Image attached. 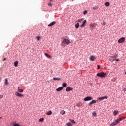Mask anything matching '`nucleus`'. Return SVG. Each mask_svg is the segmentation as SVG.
Masks as SVG:
<instances>
[{"mask_svg": "<svg viewBox=\"0 0 126 126\" xmlns=\"http://www.w3.org/2000/svg\"><path fill=\"white\" fill-rule=\"evenodd\" d=\"M96 103V100H93L92 101L89 103V106H91L93 104Z\"/></svg>", "mask_w": 126, "mask_h": 126, "instance_id": "obj_12", "label": "nucleus"}, {"mask_svg": "<svg viewBox=\"0 0 126 126\" xmlns=\"http://www.w3.org/2000/svg\"><path fill=\"white\" fill-rule=\"evenodd\" d=\"M75 27L77 29L78 27H79V23H77L75 25Z\"/></svg>", "mask_w": 126, "mask_h": 126, "instance_id": "obj_21", "label": "nucleus"}, {"mask_svg": "<svg viewBox=\"0 0 126 126\" xmlns=\"http://www.w3.org/2000/svg\"><path fill=\"white\" fill-rule=\"evenodd\" d=\"M56 23H57V22L56 21H53V22H51L50 24H49L48 25V26L49 27H51V26H54V25H55Z\"/></svg>", "mask_w": 126, "mask_h": 126, "instance_id": "obj_9", "label": "nucleus"}, {"mask_svg": "<svg viewBox=\"0 0 126 126\" xmlns=\"http://www.w3.org/2000/svg\"><path fill=\"white\" fill-rule=\"evenodd\" d=\"M81 21H82V19L78 20V22H81Z\"/></svg>", "mask_w": 126, "mask_h": 126, "instance_id": "obj_39", "label": "nucleus"}, {"mask_svg": "<svg viewBox=\"0 0 126 126\" xmlns=\"http://www.w3.org/2000/svg\"><path fill=\"white\" fill-rule=\"evenodd\" d=\"M14 65L15 66V67H17V66L18 65V61H16L14 63Z\"/></svg>", "mask_w": 126, "mask_h": 126, "instance_id": "obj_18", "label": "nucleus"}, {"mask_svg": "<svg viewBox=\"0 0 126 126\" xmlns=\"http://www.w3.org/2000/svg\"><path fill=\"white\" fill-rule=\"evenodd\" d=\"M86 22H87L86 20H84L82 22V25L80 26V27H83L85 25Z\"/></svg>", "mask_w": 126, "mask_h": 126, "instance_id": "obj_13", "label": "nucleus"}, {"mask_svg": "<svg viewBox=\"0 0 126 126\" xmlns=\"http://www.w3.org/2000/svg\"><path fill=\"white\" fill-rule=\"evenodd\" d=\"M104 99H108V96L106 95L101 97H99L98 100H104Z\"/></svg>", "mask_w": 126, "mask_h": 126, "instance_id": "obj_11", "label": "nucleus"}, {"mask_svg": "<svg viewBox=\"0 0 126 126\" xmlns=\"http://www.w3.org/2000/svg\"><path fill=\"white\" fill-rule=\"evenodd\" d=\"M71 123L72 124H75V121H74L73 120H71Z\"/></svg>", "mask_w": 126, "mask_h": 126, "instance_id": "obj_32", "label": "nucleus"}, {"mask_svg": "<svg viewBox=\"0 0 126 126\" xmlns=\"http://www.w3.org/2000/svg\"><path fill=\"white\" fill-rule=\"evenodd\" d=\"M4 84L6 86L8 85V80H7V79L6 78L5 79Z\"/></svg>", "mask_w": 126, "mask_h": 126, "instance_id": "obj_16", "label": "nucleus"}, {"mask_svg": "<svg viewBox=\"0 0 126 126\" xmlns=\"http://www.w3.org/2000/svg\"><path fill=\"white\" fill-rule=\"evenodd\" d=\"M125 40H126L125 37H121L120 39L118 40V43L122 44V43H124V42H125Z\"/></svg>", "mask_w": 126, "mask_h": 126, "instance_id": "obj_6", "label": "nucleus"}, {"mask_svg": "<svg viewBox=\"0 0 126 126\" xmlns=\"http://www.w3.org/2000/svg\"><path fill=\"white\" fill-rule=\"evenodd\" d=\"M118 124H119V122H118L117 120H116L114 121V122L113 123H112L110 126H117L118 125Z\"/></svg>", "mask_w": 126, "mask_h": 126, "instance_id": "obj_7", "label": "nucleus"}, {"mask_svg": "<svg viewBox=\"0 0 126 126\" xmlns=\"http://www.w3.org/2000/svg\"><path fill=\"white\" fill-rule=\"evenodd\" d=\"M101 67V66L100 65H97V69H99Z\"/></svg>", "mask_w": 126, "mask_h": 126, "instance_id": "obj_40", "label": "nucleus"}, {"mask_svg": "<svg viewBox=\"0 0 126 126\" xmlns=\"http://www.w3.org/2000/svg\"><path fill=\"white\" fill-rule=\"evenodd\" d=\"M5 60H6V59H5V58H4V59H3V61H5Z\"/></svg>", "mask_w": 126, "mask_h": 126, "instance_id": "obj_43", "label": "nucleus"}, {"mask_svg": "<svg viewBox=\"0 0 126 126\" xmlns=\"http://www.w3.org/2000/svg\"><path fill=\"white\" fill-rule=\"evenodd\" d=\"M49 6H52L53 5V3L51 2H49L48 3Z\"/></svg>", "mask_w": 126, "mask_h": 126, "instance_id": "obj_28", "label": "nucleus"}, {"mask_svg": "<svg viewBox=\"0 0 126 126\" xmlns=\"http://www.w3.org/2000/svg\"><path fill=\"white\" fill-rule=\"evenodd\" d=\"M77 107H81L82 104H81V103H78L77 104Z\"/></svg>", "mask_w": 126, "mask_h": 126, "instance_id": "obj_30", "label": "nucleus"}, {"mask_svg": "<svg viewBox=\"0 0 126 126\" xmlns=\"http://www.w3.org/2000/svg\"><path fill=\"white\" fill-rule=\"evenodd\" d=\"M105 5H106V6H109V5H110V2H106Z\"/></svg>", "mask_w": 126, "mask_h": 126, "instance_id": "obj_24", "label": "nucleus"}, {"mask_svg": "<svg viewBox=\"0 0 126 126\" xmlns=\"http://www.w3.org/2000/svg\"><path fill=\"white\" fill-rule=\"evenodd\" d=\"M50 72H51V73H53V70H51Z\"/></svg>", "mask_w": 126, "mask_h": 126, "instance_id": "obj_44", "label": "nucleus"}, {"mask_svg": "<svg viewBox=\"0 0 126 126\" xmlns=\"http://www.w3.org/2000/svg\"><path fill=\"white\" fill-rule=\"evenodd\" d=\"M63 87H60L56 89V91H58V92L61 91L63 90Z\"/></svg>", "mask_w": 126, "mask_h": 126, "instance_id": "obj_15", "label": "nucleus"}, {"mask_svg": "<svg viewBox=\"0 0 126 126\" xmlns=\"http://www.w3.org/2000/svg\"><path fill=\"white\" fill-rule=\"evenodd\" d=\"M91 100H93V98L91 96H87L84 98V101H91Z\"/></svg>", "mask_w": 126, "mask_h": 126, "instance_id": "obj_4", "label": "nucleus"}, {"mask_svg": "<svg viewBox=\"0 0 126 126\" xmlns=\"http://www.w3.org/2000/svg\"><path fill=\"white\" fill-rule=\"evenodd\" d=\"M53 113V112H52V111L49 110L48 112H47L46 114L48 115V116H50V115H52V114Z\"/></svg>", "mask_w": 126, "mask_h": 126, "instance_id": "obj_19", "label": "nucleus"}, {"mask_svg": "<svg viewBox=\"0 0 126 126\" xmlns=\"http://www.w3.org/2000/svg\"><path fill=\"white\" fill-rule=\"evenodd\" d=\"M3 97V95H2V94H0V99L2 98Z\"/></svg>", "mask_w": 126, "mask_h": 126, "instance_id": "obj_38", "label": "nucleus"}, {"mask_svg": "<svg viewBox=\"0 0 126 126\" xmlns=\"http://www.w3.org/2000/svg\"><path fill=\"white\" fill-rule=\"evenodd\" d=\"M102 25H106V22H103L101 23Z\"/></svg>", "mask_w": 126, "mask_h": 126, "instance_id": "obj_35", "label": "nucleus"}, {"mask_svg": "<svg viewBox=\"0 0 126 126\" xmlns=\"http://www.w3.org/2000/svg\"><path fill=\"white\" fill-rule=\"evenodd\" d=\"M52 0H50V1H52Z\"/></svg>", "mask_w": 126, "mask_h": 126, "instance_id": "obj_46", "label": "nucleus"}, {"mask_svg": "<svg viewBox=\"0 0 126 126\" xmlns=\"http://www.w3.org/2000/svg\"><path fill=\"white\" fill-rule=\"evenodd\" d=\"M96 59V58H95V56H92L90 57V60L91 61V62H94V61Z\"/></svg>", "mask_w": 126, "mask_h": 126, "instance_id": "obj_10", "label": "nucleus"}, {"mask_svg": "<svg viewBox=\"0 0 126 126\" xmlns=\"http://www.w3.org/2000/svg\"><path fill=\"white\" fill-rule=\"evenodd\" d=\"M90 27H94V24H91L90 25Z\"/></svg>", "mask_w": 126, "mask_h": 126, "instance_id": "obj_33", "label": "nucleus"}, {"mask_svg": "<svg viewBox=\"0 0 126 126\" xmlns=\"http://www.w3.org/2000/svg\"><path fill=\"white\" fill-rule=\"evenodd\" d=\"M15 95L16 96H17L18 97H23V96H24V95H23V94H19V93H18V92H15Z\"/></svg>", "mask_w": 126, "mask_h": 126, "instance_id": "obj_5", "label": "nucleus"}, {"mask_svg": "<svg viewBox=\"0 0 126 126\" xmlns=\"http://www.w3.org/2000/svg\"><path fill=\"white\" fill-rule=\"evenodd\" d=\"M18 92H20V93H21L23 92V90L22 89H20L19 88H18Z\"/></svg>", "mask_w": 126, "mask_h": 126, "instance_id": "obj_23", "label": "nucleus"}, {"mask_svg": "<svg viewBox=\"0 0 126 126\" xmlns=\"http://www.w3.org/2000/svg\"><path fill=\"white\" fill-rule=\"evenodd\" d=\"M69 44H70V40L64 38L62 41V47H65V45H69Z\"/></svg>", "mask_w": 126, "mask_h": 126, "instance_id": "obj_1", "label": "nucleus"}, {"mask_svg": "<svg viewBox=\"0 0 126 126\" xmlns=\"http://www.w3.org/2000/svg\"><path fill=\"white\" fill-rule=\"evenodd\" d=\"M40 38H41V37L40 36H37L36 37V39H37V41H39Z\"/></svg>", "mask_w": 126, "mask_h": 126, "instance_id": "obj_31", "label": "nucleus"}, {"mask_svg": "<svg viewBox=\"0 0 126 126\" xmlns=\"http://www.w3.org/2000/svg\"><path fill=\"white\" fill-rule=\"evenodd\" d=\"M66 126H72L71 123H70L69 122H67V123H66Z\"/></svg>", "mask_w": 126, "mask_h": 126, "instance_id": "obj_22", "label": "nucleus"}, {"mask_svg": "<svg viewBox=\"0 0 126 126\" xmlns=\"http://www.w3.org/2000/svg\"><path fill=\"white\" fill-rule=\"evenodd\" d=\"M92 115H93V116H96V112H93Z\"/></svg>", "mask_w": 126, "mask_h": 126, "instance_id": "obj_37", "label": "nucleus"}, {"mask_svg": "<svg viewBox=\"0 0 126 126\" xmlns=\"http://www.w3.org/2000/svg\"><path fill=\"white\" fill-rule=\"evenodd\" d=\"M62 85H63V87H66V86H67V85H66V83H63V84H62Z\"/></svg>", "mask_w": 126, "mask_h": 126, "instance_id": "obj_26", "label": "nucleus"}, {"mask_svg": "<svg viewBox=\"0 0 126 126\" xmlns=\"http://www.w3.org/2000/svg\"><path fill=\"white\" fill-rule=\"evenodd\" d=\"M118 113H119L118 111H114V116H116L117 115V114H118Z\"/></svg>", "mask_w": 126, "mask_h": 126, "instance_id": "obj_27", "label": "nucleus"}, {"mask_svg": "<svg viewBox=\"0 0 126 126\" xmlns=\"http://www.w3.org/2000/svg\"><path fill=\"white\" fill-rule=\"evenodd\" d=\"M70 90H72V88H70V87H67L66 88V91L67 92H68L69 91H70Z\"/></svg>", "mask_w": 126, "mask_h": 126, "instance_id": "obj_17", "label": "nucleus"}, {"mask_svg": "<svg viewBox=\"0 0 126 126\" xmlns=\"http://www.w3.org/2000/svg\"><path fill=\"white\" fill-rule=\"evenodd\" d=\"M60 114H61V115H64L65 114V111L64 110H61Z\"/></svg>", "mask_w": 126, "mask_h": 126, "instance_id": "obj_20", "label": "nucleus"}, {"mask_svg": "<svg viewBox=\"0 0 126 126\" xmlns=\"http://www.w3.org/2000/svg\"><path fill=\"white\" fill-rule=\"evenodd\" d=\"M123 91L124 92H125V91H126V88L123 89Z\"/></svg>", "mask_w": 126, "mask_h": 126, "instance_id": "obj_42", "label": "nucleus"}, {"mask_svg": "<svg viewBox=\"0 0 126 126\" xmlns=\"http://www.w3.org/2000/svg\"><path fill=\"white\" fill-rule=\"evenodd\" d=\"M39 121L40 122H43L44 121V118H41L39 119Z\"/></svg>", "mask_w": 126, "mask_h": 126, "instance_id": "obj_29", "label": "nucleus"}, {"mask_svg": "<svg viewBox=\"0 0 126 126\" xmlns=\"http://www.w3.org/2000/svg\"><path fill=\"white\" fill-rule=\"evenodd\" d=\"M96 75L99 77H106V76H107V74L104 72H102L98 73Z\"/></svg>", "mask_w": 126, "mask_h": 126, "instance_id": "obj_2", "label": "nucleus"}, {"mask_svg": "<svg viewBox=\"0 0 126 126\" xmlns=\"http://www.w3.org/2000/svg\"><path fill=\"white\" fill-rule=\"evenodd\" d=\"M116 62H119V61H120L119 59H115Z\"/></svg>", "mask_w": 126, "mask_h": 126, "instance_id": "obj_41", "label": "nucleus"}, {"mask_svg": "<svg viewBox=\"0 0 126 126\" xmlns=\"http://www.w3.org/2000/svg\"><path fill=\"white\" fill-rule=\"evenodd\" d=\"M13 126H21L19 125V124H14V125H13Z\"/></svg>", "mask_w": 126, "mask_h": 126, "instance_id": "obj_36", "label": "nucleus"}, {"mask_svg": "<svg viewBox=\"0 0 126 126\" xmlns=\"http://www.w3.org/2000/svg\"><path fill=\"white\" fill-rule=\"evenodd\" d=\"M0 119H2V117H0Z\"/></svg>", "mask_w": 126, "mask_h": 126, "instance_id": "obj_45", "label": "nucleus"}, {"mask_svg": "<svg viewBox=\"0 0 126 126\" xmlns=\"http://www.w3.org/2000/svg\"><path fill=\"white\" fill-rule=\"evenodd\" d=\"M126 117H121L117 120H116V121H117L118 124H120V121H123L124 120H125V119H126Z\"/></svg>", "mask_w": 126, "mask_h": 126, "instance_id": "obj_8", "label": "nucleus"}, {"mask_svg": "<svg viewBox=\"0 0 126 126\" xmlns=\"http://www.w3.org/2000/svg\"><path fill=\"white\" fill-rule=\"evenodd\" d=\"M86 13H87V11L85 10V11H84L83 12V14H84V15H85V14H86Z\"/></svg>", "mask_w": 126, "mask_h": 126, "instance_id": "obj_34", "label": "nucleus"}, {"mask_svg": "<svg viewBox=\"0 0 126 126\" xmlns=\"http://www.w3.org/2000/svg\"><path fill=\"white\" fill-rule=\"evenodd\" d=\"M53 80H61V78H53Z\"/></svg>", "mask_w": 126, "mask_h": 126, "instance_id": "obj_25", "label": "nucleus"}, {"mask_svg": "<svg viewBox=\"0 0 126 126\" xmlns=\"http://www.w3.org/2000/svg\"><path fill=\"white\" fill-rule=\"evenodd\" d=\"M44 55H45V56L47 57V58H48V59H52V56H51L47 53H45Z\"/></svg>", "mask_w": 126, "mask_h": 126, "instance_id": "obj_14", "label": "nucleus"}, {"mask_svg": "<svg viewBox=\"0 0 126 126\" xmlns=\"http://www.w3.org/2000/svg\"><path fill=\"white\" fill-rule=\"evenodd\" d=\"M116 59H117V55H114V56H111L109 58V61L113 63V62H115V61H116Z\"/></svg>", "mask_w": 126, "mask_h": 126, "instance_id": "obj_3", "label": "nucleus"}]
</instances>
